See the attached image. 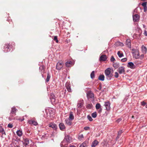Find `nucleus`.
Segmentation results:
<instances>
[{"instance_id":"f257e3e1","label":"nucleus","mask_w":147,"mask_h":147,"mask_svg":"<svg viewBox=\"0 0 147 147\" xmlns=\"http://www.w3.org/2000/svg\"><path fill=\"white\" fill-rule=\"evenodd\" d=\"M105 74L107 78L109 80H110L113 75L111 73V69L110 68H107L105 70Z\"/></svg>"},{"instance_id":"f03ea898","label":"nucleus","mask_w":147,"mask_h":147,"mask_svg":"<svg viewBox=\"0 0 147 147\" xmlns=\"http://www.w3.org/2000/svg\"><path fill=\"white\" fill-rule=\"evenodd\" d=\"M133 51H134L133 53V57L136 59H138L140 57V54L139 51L138 50H136L134 49H132Z\"/></svg>"},{"instance_id":"7ed1b4c3","label":"nucleus","mask_w":147,"mask_h":147,"mask_svg":"<svg viewBox=\"0 0 147 147\" xmlns=\"http://www.w3.org/2000/svg\"><path fill=\"white\" fill-rule=\"evenodd\" d=\"M17 111V109L15 107L11 108L10 113V117H13L16 115V113Z\"/></svg>"},{"instance_id":"20e7f679","label":"nucleus","mask_w":147,"mask_h":147,"mask_svg":"<svg viewBox=\"0 0 147 147\" xmlns=\"http://www.w3.org/2000/svg\"><path fill=\"white\" fill-rule=\"evenodd\" d=\"M64 139L68 143H70L73 141L71 137L69 135H65Z\"/></svg>"},{"instance_id":"39448f33","label":"nucleus","mask_w":147,"mask_h":147,"mask_svg":"<svg viewBox=\"0 0 147 147\" xmlns=\"http://www.w3.org/2000/svg\"><path fill=\"white\" fill-rule=\"evenodd\" d=\"M65 87L67 91L69 92H71L72 90L71 88L70 83L69 82H67L65 84Z\"/></svg>"},{"instance_id":"423d86ee","label":"nucleus","mask_w":147,"mask_h":147,"mask_svg":"<svg viewBox=\"0 0 147 147\" xmlns=\"http://www.w3.org/2000/svg\"><path fill=\"white\" fill-rule=\"evenodd\" d=\"M125 68L123 67H119L118 69V72L120 74H125Z\"/></svg>"},{"instance_id":"0eeeda50","label":"nucleus","mask_w":147,"mask_h":147,"mask_svg":"<svg viewBox=\"0 0 147 147\" xmlns=\"http://www.w3.org/2000/svg\"><path fill=\"white\" fill-rule=\"evenodd\" d=\"M68 143L64 139L60 144L61 147H67Z\"/></svg>"},{"instance_id":"6e6552de","label":"nucleus","mask_w":147,"mask_h":147,"mask_svg":"<svg viewBox=\"0 0 147 147\" xmlns=\"http://www.w3.org/2000/svg\"><path fill=\"white\" fill-rule=\"evenodd\" d=\"M140 18V16L137 14L133 15V20L134 22L138 21L139 20Z\"/></svg>"},{"instance_id":"1a4fd4ad","label":"nucleus","mask_w":147,"mask_h":147,"mask_svg":"<svg viewBox=\"0 0 147 147\" xmlns=\"http://www.w3.org/2000/svg\"><path fill=\"white\" fill-rule=\"evenodd\" d=\"M10 46L9 44H5L4 46V50H3L4 52L7 53L10 51Z\"/></svg>"},{"instance_id":"9d476101","label":"nucleus","mask_w":147,"mask_h":147,"mask_svg":"<svg viewBox=\"0 0 147 147\" xmlns=\"http://www.w3.org/2000/svg\"><path fill=\"white\" fill-rule=\"evenodd\" d=\"M23 143L24 147H27V146L29 144V140L28 138H25L23 139Z\"/></svg>"},{"instance_id":"9b49d317","label":"nucleus","mask_w":147,"mask_h":147,"mask_svg":"<svg viewBox=\"0 0 147 147\" xmlns=\"http://www.w3.org/2000/svg\"><path fill=\"white\" fill-rule=\"evenodd\" d=\"M110 103L109 101L105 102L104 105L105 106L106 109L107 111L110 110Z\"/></svg>"},{"instance_id":"f8f14e48","label":"nucleus","mask_w":147,"mask_h":147,"mask_svg":"<svg viewBox=\"0 0 147 147\" xmlns=\"http://www.w3.org/2000/svg\"><path fill=\"white\" fill-rule=\"evenodd\" d=\"M63 65L62 63L59 62L57 63V64L56 69L58 70H60L63 67Z\"/></svg>"},{"instance_id":"ddd939ff","label":"nucleus","mask_w":147,"mask_h":147,"mask_svg":"<svg viewBox=\"0 0 147 147\" xmlns=\"http://www.w3.org/2000/svg\"><path fill=\"white\" fill-rule=\"evenodd\" d=\"M127 67L132 69H134L136 67L134 63L132 62H129L128 63Z\"/></svg>"},{"instance_id":"4468645a","label":"nucleus","mask_w":147,"mask_h":147,"mask_svg":"<svg viewBox=\"0 0 147 147\" xmlns=\"http://www.w3.org/2000/svg\"><path fill=\"white\" fill-rule=\"evenodd\" d=\"M49 127L52 128L54 130H56L57 128V126L55 123H51L49 125Z\"/></svg>"},{"instance_id":"2eb2a0df","label":"nucleus","mask_w":147,"mask_h":147,"mask_svg":"<svg viewBox=\"0 0 147 147\" xmlns=\"http://www.w3.org/2000/svg\"><path fill=\"white\" fill-rule=\"evenodd\" d=\"M84 100H80L78 101L77 107L78 108H81L82 107L83 105Z\"/></svg>"},{"instance_id":"dca6fc26","label":"nucleus","mask_w":147,"mask_h":147,"mask_svg":"<svg viewBox=\"0 0 147 147\" xmlns=\"http://www.w3.org/2000/svg\"><path fill=\"white\" fill-rule=\"evenodd\" d=\"M87 96L88 98H92L94 97V94L92 92L89 91L87 93Z\"/></svg>"},{"instance_id":"f3484780","label":"nucleus","mask_w":147,"mask_h":147,"mask_svg":"<svg viewBox=\"0 0 147 147\" xmlns=\"http://www.w3.org/2000/svg\"><path fill=\"white\" fill-rule=\"evenodd\" d=\"M28 122L30 125H31L33 124L34 125L36 126L38 124V123L36 121L32 120H29Z\"/></svg>"},{"instance_id":"a211bd4d","label":"nucleus","mask_w":147,"mask_h":147,"mask_svg":"<svg viewBox=\"0 0 147 147\" xmlns=\"http://www.w3.org/2000/svg\"><path fill=\"white\" fill-rule=\"evenodd\" d=\"M107 59V57L105 55H101L99 58L100 61H105Z\"/></svg>"},{"instance_id":"6ab92c4d","label":"nucleus","mask_w":147,"mask_h":147,"mask_svg":"<svg viewBox=\"0 0 147 147\" xmlns=\"http://www.w3.org/2000/svg\"><path fill=\"white\" fill-rule=\"evenodd\" d=\"M59 127L60 129L62 131H64L65 129V127L63 123H60L59 124Z\"/></svg>"},{"instance_id":"aec40b11","label":"nucleus","mask_w":147,"mask_h":147,"mask_svg":"<svg viewBox=\"0 0 147 147\" xmlns=\"http://www.w3.org/2000/svg\"><path fill=\"white\" fill-rule=\"evenodd\" d=\"M142 52L144 54H146L147 52V48L146 47L143 45L142 46Z\"/></svg>"},{"instance_id":"412c9836","label":"nucleus","mask_w":147,"mask_h":147,"mask_svg":"<svg viewBox=\"0 0 147 147\" xmlns=\"http://www.w3.org/2000/svg\"><path fill=\"white\" fill-rule=\"evenodd\" d=\"M99 142L97 140H95L92 142L91 146L96 147L98 144Z\"/></svg>"},{"instance_id":"4be33fe9","label":"nucleus","mask_w":147,"mask_h":147,"mask_svg":"<svg viewBox=\"0 0 147 147\" xmlns=\"http://www.w3.org/2000/svg\"><path fill=\"white\" fill-rule=\"evenodd\" d=\"M65 121L66 124L69 125H71V120L69 119H66Z\"/></svg>"},{"instance_id":"5701e85b","label":"nucleus","mask_w":147,"mask_h":147,"mask_svg":"<svg viewBox=\"0 0 147 147\" xmlns=\"http://www.w3.org/2000/svg\"><path fill=\"white\" fill-rule=\"evenodd\" d=\"M65 65L67 67H69L73 65V63L71 61H68L65 63Z\"/></svg>"},{"instance_id":"b1692460","label":"nucleus","mask_w":147,"mask_h":147,"mask_svg":"<svg viewBox=\"0 0 147 147\" xmlns=\"http://www.w3.org/2000/svg\"><path fill=\"white\" fill-rule=\"evenodd\" d=\"M16 133L17 135L19 137L21 136L23 134L22 130H17Z\"/></svg>"},{"instance_id":"393cba45","label":"nucleus","mask_w":147,"mask_h":147,"mask_svg":"<svg viewBox=\"0 0 147 147\" xmlns=\"http://www.w3.org/2000/svg\"><path fill=\"white\" fill-rule=\"evenodd\" d=\"M123 132V131L122 130H120L118 131L117 136L116 138V140H117L119 138Z\"/></svg>"},{"instance_id":"a878e982","label":"nucleus","mask_w":147,"mask_h":147,"mask_svg":"<svg viewBox=\"0 0 147 147\" xmlns=\"http://www.w3.org/2000/svg\"><path fill=\"white\" fill-rule=\"evenodd\" d=\"M55 96L54 94L51 93L50 94V98L52 101H54L55 100Z\"/></svg>"},{"instance_id":"bb28decb","label":"nucleus","mask_w":147,"mask_h":147,"mask_svg":"<svg viewBox=\"0 0 147 147\" xmlns=\"http://www.w3.org/2000/svg\"><path fill=\"white\" fill-rule=\"evenodd\" d=\"M45 66L43 65L39 67V70L41 71V73H44L45 71Z\"/></svg>"},{"instance_id":"cd10ccee","label":"nucleus","mask_w":147,"mask_h":147,"mask_svg":"<svg viewBox=\"0 0 147 147\" xmlns=\"http://www.w3.org/2000/svg\"><path fill=\"white\" fill-rule=\"evenodd\" d=\"M105 76L103 75H100L98 79L99 80L103 81L104 80Z\"/></svg>"},{"instance_id":"c85d7f7f","label":"nucleus","mask_w":147,"mask_h":147,"mask_svg":"<svg viewBox=\"0 0 147 147\" xmlns=\"http://www.w3.org/2000/svg\"><path fill=\"white\" fill-rule=\"evenodd\" d=\"M74 119V117L73 115V113L72 112H71L70 115H69V119L71 120H72L73 119Z\"/></svg>"},{"instance_id":"c756f323","label":"nucleus","mask_w":147,"mask_h":147,"mask_svg":"<svg viewBox=\"0 0 147 147\" xmlns=\"http://www.w3.org/2000/svg\"><path fill=\"white\" fill-rule=\"evenodd\" d=\"M113 66L115 69H117L119 67V64L117 63L113 62Z\"/></svg>"},{"instance_id":"7c9ffc66","label":"nucleus","mask_w":147,"mask_h":147,"mask_svg":"<svg viewBox=\"0 0 147 147\" xmlns=\"http://www.w3.org/2000/svg\"><path fill=\"white\" fill-rule=\"evenodd\" d=\"M117 55L119 57L121 58L123 56V55L122 53H121L120 51H118L117 53Z\"/></svg>"},{"instance_id":"2f4dec72","label":"nucleus","mask_w":147,"mask_h":147,"mask_svg":"<svg viewBox=\"0 0 147 147\" xmlns=\"http://www.w3.org/2000/svg\"><path fill=\"white\" fill-rule=\"evenodd\" d=\"M0 132L2 134H5L4 129L1 126H0Z\"/></svg>"},{"instance_id":"473e14b6","label":"nucleus","mask_w":147,"mask_h":147,"mask_svg":"<svg viewBox=\"0 0 147 147\" xmlns=\"http://www.w3.org/2000/svg\"><path fill=\"white\" fill-rule=\"evenodd\" d=\"M87 146V144L86 142H84L80 145V147H86Z\"/></svg>"},{"instance_id":"72a5a7b5","label":"nucleus","mask_w":147,"mask_h":147,"mask_svg":"<svg viewBox=\"0 0 147 147\" xmlns=\"http://www.w3.org/2000/svg\"><path fill=\"white\" fill-rule=\"evenodd\" d=\"M130 40L129 39H127L126 41V44L128 45V47L130 46Z\"/></svg>"},{"instance_id":"f704fd0d","label":"nucleus","mask_w":147,"mask_h":147,"mask_svg":"<svg viewBox=\"0 0 147 147\" xmlns=\"http://www.w3.org/2000/svg\"><path fill=\"white\" fill-rule=\"evenodd\" d=\"M84 138V136L83 134H82L78 136V139L80 140H81Z\"/></svg>"},{"instance_id":"c9c22d12","label":"nucleus","mask_w":147,"mask_h":147,"mask_svg":"<svg viewBox=\"0 0 147 147\" xmlns=\"http://www.w3.org/2000/svg\"><path fill=\"white\" fill-rule=\"evenodd\" d=\"M91 115L93 118H95L97 116L96 113V112H94Z\"/></svg>"},{"instance_id":"e433bc0d","label":"nucleus","mask_w":147,"mask_h":147,"mask_svg":"<svg viewBox=\"0 0 147 147\" xmlns=\"http://www.w3.org/2000/svg\"><path fill=\"white\" fill-rule=\"evenodd\" d=\"M50 77L51 76L48 73L47 74V78L46 80V81L47 82H48L49 81Z\"/></svg>"},{"instance_id":"4c0bfd02","label":"nucleus","mask_w":147,"mask_h":147,"mask_svg":"<svg viewBox=\"0 0 147 147\" xmlns=\"http://www.w3.org/2000/svg\"><path fill=\"white\" fill-rule=\"evenodd\" d=\"M91 78L92 79L94 77V71H92L90 74Z\"/></svg>"},{"instance_id":"58836bf2","label":"nucleus","mask_w":147,"mask_h":147,"mask_svg":"<svg viewBox=\"0 0 147 147\" xmlns=\"http://www.w3.org/2000/svg\"><path fill=\"white\" fill-rule=\"evenodd\" d=\"M101 107V105L99 103H97L96 105V109H99Z\"/></svg>"},{"instance_id":"ea45409f","label":"nucleus","mask_w":147,"mask_h":147,"mask_svg":"<svg viewBox=\"0 0 147 147\" xmlns=\"http://www.w3.org/2000/svg\"><path fill=\"white\" fill-rule=\"evenodd\" d=\"M87 118L90 121H92L93 120L92 117L90 115H88L87 116Z\"/></svg>"},{"instance_id":"a19ab883","label":"nucleus","mask_w":147,"mask_h":147,"mask_svg":"<svg viewBox=\"0 0 147 147\" xmlns=\"http://www.w3.org/2000/svg\"><path fill=\"white\" fill-rule=\"evenodd\" d=\"M115 60V59L114 58L113 56H111L110 59V61L111 62H113Z\"/></svg>"},{"instance_id":"79ce46f5","label":"nucleus","mask_w":147,"mask_h":147,"mask_svg":"<svg viewBox=\"0 0 147 147\" xmlns=\"http://www.w3.org/2000/svg\"><path fill=\"white\" fill-rule=\"evenodd\" d=\"M114 76L116 78H117L118 77L119 75L117 72H115Z\"/></svg>"},{"instance_id":"37998d69","label":"nucleus","mask_w":147,"mask_h":147,"mask_svg":"<svg viewBox=\"0 0 147 147\" xmlns=\"http://www.w3.org/2000/svg\"><path fill=\"white\" fill-rule=\"evenodd\" d=\"M53 40H56L57 42H58V41L57 40V36H54Z\"/></svg>"},{"instance_id":"c03bdc74","label":"nucleus","mask_w":147,"mask_h":147,"mask_svg":"<svg viewBox=\"0 0 147 147\" xmlns=\"http://www.w3.org/2000/svg\"><path fill=\"white\" fill-rule=\"evenodd\" d=\"M146 5H147V3L146 2H144V3H143L142 4V5L143 7H145V6H146Z\"/></svg>"},{"instance_id":"a18cd8bd","label":"nucleus","mask_w":147,"mask_h":147,"mask_svg":"<svg viewBox=\"0 0 147 147\" xmlns=\"http://www.w3.org/2000/svg\"><path fill=\"white\" fill-rule=\"evenodd\" d=\"M141 103V105L144 106H145L146 104V103L144 101L142 102Z\"/></svg>"},{"instance_id":"49530a36","label":"nucleus","mask_w":147,"mask_h":147,"mask_svg":"<svg viewBox=\"0 0 147 147\" xmlns=\"http://www.w3.org/2000/svg\"><path fill=\"white\" fill-rule=\"evenodd\" d=\"M7 126L9 128H11L13 127V125L12 124L9 123L8 124Z\"/></svg>"},{"instance_id":"de8ad7c7","label":"nucleus","mask_w":147,"mask_h":147,"mask_svg":"<svg viewBox=\"0 0 147 147\" xmlns=\"http://www.w3.org/2000/svg\"><path fill=\"white\" fill-rule=\"evenodd\" d=\"M127 60V59L126 58H125L123 59H121V61L122 62H125Z\"/></svg>"},{"instance_id":"09e8293b","label":"nucleus","mask_w":147,"mask_h":147,"mask_svg":"<svg viewBox=\"0 0 147 147\" xmlns=\"http://www.w3.org/2000/svg\"><path fill=\"white\" fill-rule=\"evenodd\" d=\"M84 129L85 130H87L90 129V127L87 126L85 127H84Z\"/></svg>"},{"instance_id":"8fccbe9b","label":"nucleus","mask_w":147,"mask_h":147,"mask_svg":"<svg viewBox=\"0 0 147 147\" xmlns=\"http://www.w3.org/2000/svg\"><path fill=\"white\" fill-rule=\"evenodd\" d=\"M122 120V119L121 118H119L116 121L117 123L119 122L120 121Z\"/></svg>"},{"instance_id":"3c124183","label":"nucleus","mask_w":147,"mask_h":147,"mask_svg":"<svg viewBox=\"0 0 147 147\" xmlns=\"http://www.w3.org/2000/svg\"><path fill=\"white\" fill-rule=\"evenodd\" d=\"M98 89L99 90H101V88H102V86H101V84H100L99 85V87H98Z\"/></svg>"},{"instance_id":"603ef678","label":"nucleus","mask_w":147,"mask_h":147,"mask_svg":"<svg viewBox=\"0 0 147 147\" xmlns=\"http://www.w3.org/2000/svg\"><path fill=\"white\" fill-rule=\"evenodd\" d=\"M144 11L145 12L146 11V10L147 9V6H146L145 7H144Z\"/></svg>"},{"instance_id":"864d4df0","label":"nucleus","mask_w":147,"mask_h":147,"mask_svg":"<svg viewBox=\"0 0 147 147\" xmlns=\"http://www.w3.org/2000/svg\"><path fill=\"white\" fill-rule=\"evenodd\" d=\"M144 34L145 36H147V31H144Z\"/></svg>"},{"instance_id":"5fc2aeb1","label":"nucleus","mask_w":147,"mask_h":147,"mask_svg":"<svg viewBox=\"0 0 147 147\" xmlns=\"http://www.w3.org/2000/svg\"><path fill=\"white\" fill-rule=\"evenodd\" d=\"M144 55L143 54H142L140 55V57L141 58H143L144 57Z\"/></svg>"},{"instance_id":"6e6d98bb","label":"nucleus","mask_w":147,"mask_h":147,"mask_svg":"<svg viewBox=\"0 0 147 147\" xmlns=\"http://www.w3.org/2000/svg\"><path fill=\"white\" fill-rule=\"evenodd\" d=\"M102 111V109L100 108L99 110L98 111V112L99 113H100Z\"/></svg>"},{"instance_id":"4d7b16f0","label":"nucleus","mask_w":147,"mask_h":147,"mask_svg":"<svg viewBox=\"0 0 147 147\" xmlns=\"http://www.w3.org/2000/svg\"><path fill=\"white\" fill-rule=\"evenodd\" d=\"M69 147H76L74 145H70L69 146Z\"/></svg>"},{"instance_id":"13d9d810","label":"nucleus","mask_w":147,"mask_h":147,"mask_svg":"<svg viewBox=\"0 0 147 147\" xmlns=\"http://www.w3.org/2000/svg\"><path fill=\"white\" fill-rule=\"evenodd\" d=\"M137 11V9H135L134 10V12H136Z\"/></svg>"},{"instance_id":"bf43d9fd","label":"nucleus","mask_w":147,"mask_h":147,"mask_svg":"<svg viewBox=\"0 0 147 147\" xmlns=\"http://www.w3.org/2000/svg\"><path fill=\"white\" fill-rule=\"evenodd\" d=\"M15 147H20V146L18 145H16L15 146Z\"/></svg>"},{"instance_id":"052dcab7","label":"nucleus","mask_w":147,"mask_h":147,"mask_svg":"<svg viewBox=\"0 0 147 147\" xmlns=\"http://www.w3.org/2000/svg\"><path fill=\"white\" fill-rule=\"evenodd\" d=\"M66 90H65V92H64V94H65L66 93Z\"/></svg>"},{"instance_id":"680f3d73","label":"nucleus","mask_w":147,"mask_h":147,"mask_svg":"<svg viewBox=\"0 0 147 147\" xmlns=\"http://www.w3.org/2000/svg\"><path fill=\"white\" fill-rule=\"evenodd\" d=\"M9 120H11V119H10V117H9Z\"/></svg>"},{"instance_id":"e2e57ef3","label":"nucleus","mask_w":147,"mask_h":147,"mask_svg":"<svg viewBox=\"0 0 147 147\" xmlns=\"http://www.w3.org/2000/svg\"><path fill=\"white\" fill-rule=\"evenodd\" d=\"M146 108H147V105H146Z\"/></svg>"},{"instance_id":"0e129e2a","label":"nucleus","mask_w":147,"mask_h":147,"mask_svg":"<svg viewBox=\"0 0 147 147\" xmlns=\"http://www.w3.org/2000/svg\"><path fill=\"white\" fill-rule=\"evenodd\" d=\"M132 118H134V116H132Z\"/></svg>"},{"instance_id":"69168bd1","label":"nucleus","mask_w":147,"mask_h":147,"mask_svg":"<svg viewBox=\"0 0 147 147\" xmlns=\"http://www.w3.org/2000/svg\"><path fill=\"white\" fill-rule=\"evenodd\" d=\"M31 147H35V146H31Z\"/></svg>"},{"instance_id":"338daca9","label":"nucleus","mask_w":147,"mask_h":147,"mask_svg":"<svg viewBox=\"0 0 147 147\" xmlns=\"http://www.w3.org/2000/svg\"><path fill=\"white\" fill-rule=\"evenodd\" d=\"M92 147H93V146H91Z\"/></svg>"}]
</instances>
